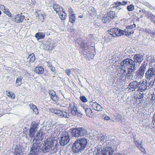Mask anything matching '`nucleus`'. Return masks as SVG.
I'll use <instances>...</instances> for the list:
<instances>
[{
	"instance_id": "1",
	"label": "nucleus",
	"mask_w": 155,
	"mask_h": 155,
	"mask_svg": "<svg viewBox=\"0 0 155 155\" xmlns=\"http://www.w3.org/2000/svg\"><path fill=\"white\" fill-rule=\"evenodd\" d=\"M87 144V140L84 138L77 139L72 145L73 153H82L85 149Z\"/></svg>"
},
{
	"instance_id": "2",
	"label": "nucleus",
	"mask_w": 155,
	"mask_h": 155,
	"mask_svg": "<svg viewBox=\"0 0 155 155\" xmlns=\"http://www.w3.org/2000/svg\"><path fill=\"white\" fill-rule=\"evenodd\" d=\"M107 146L101 148L100 145L97 146V152L96 155H112L114 151L112 147V143L110 140L106 142Z\"/></svg>"
},
{
	"instance_id": "3",
	"label": "nucleus",
	"mask_w": 155,
	"mask_h": 155,
	"mask_svg": "<svg viewBox=\"0 0 155 155\" xmlns=\"http://www.w3.org/2000/svg\"><path fill=\"white\" fill-rule=\"evenodd\" d=\"M45 144L41 147L42 151L44 153H54L56 152L57 150L58 144L57 142L55 140L45 142Z\"/></svg>"
},
{
	"instance_id": "4",
	"label": "nucleus",
	"mask_w": 155,
	"mask_h": 155,
	"mask_svg": "<svg viewBox=\"0 0 155 155\" xmlns=\"http://www.w3.org/2000/svg\"><path fill=\"white\" fill-rule=\"evenodd\" d=\"M121 62L123 65L128 69V73L129 74L134 72L139 66V65L136 64L134 61L130 58L124 59Z\"/></svg>"
},
{
	"instance_id": "5",
	"label": "nucleus",
	"mask_w": 155,
	"mask_h": 155,
	"mask_svg": "<svg viewBox=\"0 0 155 155\" xmlns=\"http://www.w3.org/2000/svg\"><path fill=\"white\" fill-rule=\"evenodd\" d=\"M104 36L105 40L106 42H109L112 40L113 38L120 36L118 32V28H113L108 31Z\"/></svg>"
},
{
	"instance_id": "6",
	"label": "nucleus",
	"mask_w": 155,
	"mask_h": 155,
	"mask_svg": "<svg viewBox=\"0 0 155 155\" xmlns=\"http://www.w3.org/2000/svg\"><path fill=\"white\" fill-rule=\"evenodd\" d=\"M42 143L37 142L34 143L31 148V150L28 155H38L42 151Z\"/></svg>"
},
{
	"instance_id": "7",
	"label": "nucleus",
	"mask_w": 155,
	"mask_h": 155,
	"mask_svg": "<svg viewBox=\"0 0 155 155\" xmlns=\"http://www.w3.org/2000/svg\"><path fill=\"white\" fill-rule=\"evenodd\" d=\"M145 78L146 81H149L155 77V64H150L149 67L145 73Z\"/></svg>"
},
{
	"instance_id": "8",
	"label": "nucleus",
	"mask_w": 155,
	"mask_h": 155,
	"mask_svg": "<svg viewBox=\"0 0 155 155\" xmlns=\"http://www.w3.org/2000/svg\"><path fill=\"white\" fill-rule=\"evenodd\" d=\"M70 140V137L67 131L63 132L61 135L60 139H59V143L61 146L67 144Z\"/></svg>"
},
{
	"instance_id": "9",
	"label": "nucleus",
	"mask_w": 155,
	"mask_h": 155,
	"mask_svg": "<svg viewBox=\"0 0 155 155\" xmlns=\"http://www.w3.org/2000/svg\"><path fill=\"white\" fill-rule=\"evenodd\" d=\"M69 107L71 109L70 112L73 115L78 117L82 116V114L79 110L78 105L75 102H73L70 103Z\"/></svg>"
},
{
	"instance_id": "10",
	"label": "nucleus",
	"mask_w": 155,
	"mask_h": 155,
	"mask_svg": "<svg viewBox=\"0 0 155 155\" xmlns=\"http://www.w3.org/2000/svg\"><path fill=\"white\" fill-rule=\"evenodd\" d=\"M136 25L134 24L133 25H130L127 26L126 29L124 30H121L118 29V32L120 35V36L122 35H125L126 36L130 35L131 34L134 33L133 28L136 27Z\"/></svg>"
},
{
	"instance_id": "11",
	"label": "nucleus",
	"mask_w": 155,
	"mask_h": 155,
	"mask_svg": "<svg viewBox=\"0 0 155 155\" xmlns=\"http://www.w3.org/2000/svg\"><path fill=\"white\" fill-rule=\"evenodd\" d=\"M87 133L86 129L84 127H78L74 129L72 132L73 136L76 137L82 136Z\"/></svg>"
},
{
	"instance_id": "12",
	"label": "nucleus",
	"mask_w": 155,
	"mask_h": 155,
	"mask_svg": "<svg viewBox=\"0 0 155 155\" xmlns=\"http://www.w3.org/2000/svg\"><path fill=\"white\" fill-rule=\"evenodd\" d=\"M147 64V61H144L143 62L141 66L136 71V75L137 77L141 78L144 76Z\"/></svg>"
},
{
	"instance_id": "13",
	"label": "nucleus",
	"mask_w": 155,
	"mask_h": 155,
	"mask_svg": "<svg viewBox=\"0 0 155 155\" xmlns=\"http://www.w3.org/2000/svg\"><path fill=\"white\" fill-rule=\"evenodd\" d=\"M13 155H23L24 151V148L19 145H14L12 149Z\"/></svg>"
},
{
	"instance_id": "14",
	"label": "nucleus",
	"mask_w": 155,
	"mask_h": 155,
	"mask_svg": "<svg viewBox=\"0 0 155 155\" xmlns=\"http://www.w3.org/2000/svg\"><path fill=\"white\" fill-rule=\"evenodd\" d=\"M140 83L136 81H133L130 82L128 85V91L129 92L134 91L138 88L139 85H140Z\"/></svg>"
},
{
	"instance_id": "15",
	"label": "nucleus",
	"mask_w": 155,
	"mask_h": 155,
	"mask_svg": "<svg viewBox=\"0 0 155 155\" xmlns=\"http://www.w3.org/2000/svg\"><path fill=\"white\" fill-rule=\"evenodd\" d=\"M120 65L121 67L120 68V72H121L123 74H125V75H127V77H129V79H132L133 76L132 74V73H131L130 74H128V69L127 68L126 66L123 65L121 62L120 63Z\"/></svg>"
},
{
	"instance_id": "16",
	"label": "nucleus",
	"mask_w": 155,
	"mask_h": 155,
	"mask_svg": "<svg viewBox=\"0 0 155 155\" xmlns=\"http://www.w3.org/2000/svg\"><path fill=\"white\" fill-rule=\"evenodd\" d=\"M44 134V133L42 130H39L38 131L36 135L34 137V139L33 140V141L37 142L40 141H41L43 139V136Z\"/></svg>"
},
{
	"instance_id": "17",
	"label": "nucleus",
	"mask_w": 155,
	"mask_h": 155,
	"mask_svg": "<svg viewBox=\"0 0 155 155\" xmlns=\"http://www.w3.org/2000/svg\"><path fill=\"white\" fill-rule=\"evenodd\" d=\"M25 18V17L22 13H18L15 15L14 21L16 22L19 23L22 22Z\"/></svg>"
},
{
	"instance_id": "18",
	"label": "nucleus",
	"mask_w": 155,
	"mask_h": 155,
	"mask_svg": "<svg viewBox=\"0 0 155 155\" xmlns=\"http://www.w3.org/2000/svg\"><path fill=\"white\" fill-rule=\"evenodd\" d=\"M140 85H139L138 91L140 92H143L145 91L147 88V81L146 82H145L144 81H143L142 83L141 82H139Z\"/></svg>"
},
{
	"instance_id": "19",
	"label": "nucleus",
	"mask_w": 155,
	"mask_h": 155,
	"mask_svg": "<svg viewBox=\"0 0 155 155\" xmlns=\"http://www.w3.org/2000/svg\"><path fill=\"white\" fill-rule=\"evenodd\" d=\"M134 61L137 64L138 63L139 64L143 60V56L140 54H137L135 55L133 58Z\"/></svg>"
},
{
	"instance_id": "20",
	"label": "nucleus",
	"mask_w": 155,
	"mask_h": 155,
	"mask_svg": "<svg viewBox=\"0 0 155 155\" xmlns=\"http://www.w3.org/2000/svg\"><path fill=\"white\" fill-rule=\"evenodd\" d=\"M56 115L58 116H63L65 118H68L70 117V115L69 113L64 111L63 110H58Z\"/></svg>"
},
{
	"instance_id": "21",
	"label": "nucleus",
	"mask_w": 155,
	"mask_h": 155,
	"mask_svg": "<svg viewBox=\"0 0 155 155\" xmlns=\"http://www.w3.org/2000/svg\"><path fill=\"white\" fill-rule=\"evenodd\" d=\"M53 41L51 40V41H47L46 42V44L47 45V48L48 49L52 50L56 46V43H54Z\"/></svg>"
},
{
	"instance_id": "22",
	"label": "nucleus",
	"mask_w": 155,
	"mask_h": 155,
	"mask_svg": "<svg viewBox=\"0 0 155 155\" xmlns=\"http://www.w3.org/2000/svg\"><path fill=\"white\" fill-rule=\"evenodd\" d=\"M86 115L90 117L93 118L94 117V113L92 112L91 108H86L85 109Z\"/></svg>"
},
{
	"instance_id": "23",
	"label": "nucleus",
	"mask_w": 155,
	"mask_h": 155,
	"mask_svg": "<svg viewBox=\"0 0 155 155\" xmlns=\"http://www.w3.org/2000/svg\"><path fill=\"white\" fill-rule=\"evenodd\" d=\"M44 70L42 66L38 67L35 69V71L38 74H41L44 72Z\"/></svg>"
},
{
	"instance_id": "24",
	"label": "nucleus",
	"mask_w": 155,
	"mask_h": 155,
	"mask_svg": "<svg viewBox=\"0 0 155 155\" xmlns=\"http://www.w3.org/2000/svg\"><path fill=\"white\" fill-rule=\"evenodd\" d=\"M27 61L29 63H33L35 60V57L34 54L29 55L27 58Z\"/></svg>"
},
{
	"instance_id": "25",
	"label": "nucleus",
	"mask_w": 155,
	"mask_h": 155,
	"mask_svg": "<svg viewBox=\"0 0 155 155\" xmlns=\"http://www.w3.org/2000/svg\"><path fill=\"white\" fill-rule=\"evenodd\" d=\"M45 34L42 32H38L35 35V37L39 40L41 39H43L45 38Z\"/></svg>"
},
{
	"instance_id": "26",
	"label": "nucleus",
	"mask_w": 155,
	"mask_h": 155,
	"mask_svg": "<svg viewBox=\"0 0 155 155\" xmlns=\"http://www.w3.org/2000/svg\"><path fill=\"white\" fill-rule=\"evenodd\" d=\"M39 124L38 122H33L31 124L30 128L37 130L38 128Z\"/></svg>"
},
{
	"instance_id": "27",
	"label": "nucleus",
	"mask_w": 155,
	"mask_h": 155,
	"mask_svg": "<svg viewBox=\"0 0 155 155\" xmlns=\"http://www.w3.org/2000/svg\"><path fill=\"white\" fill-rule=\"evenodd\" d=\"M110 18V17L107 15L102 17L101 19L103 22L107 23H109L111 20Z\"/></svg>"
},
{
	"instance_id": "28",
	"label": "nucleus",
	"mask_w": 155,
	"mask_h": 155,
	"mask_svg": "<svg viewBox=\"0 0 155 155\" xmlns=\"http://www.w3.org/2000/svg\"><path fill=\"white\" fill-rule=\"evenodd\" d=\"M60 6L57 4H54L53 5V8L54 11H55L57 13L59 14V12H60Z\"/></svg>"
},
{
	"instance_id": "29",
	"label": "nucleus",
	"mask_w": 155,
	"mask_h": 155,
	"mask_svg": "<svg viewBox=\"0 0 155 155\" xmlns=\"http://www.w3.org/2000/svg\"><path fill=\"white\" fill-rule=\"evenodd\" d=\"M78 44L81 46V48L84 49L85 50H87L88 49L89 46L87 45V47H85V43L83 41H81L79 42H78Z\"/></svg>"
},
{
	"instance_id": "30",
	"label": "nucleus",
	"mask_w": 155,
	"mask_h": 155,
	"mask_svg": "<svg viewBox=\"0 0 155 155\" xmlns=\"http://www.w3.org/2000/svg\"><path fill=\"white\" fill-rule=\"evenodd\" d=\"M22 78V77L21 76L18 77L16 81L15 85L16 86L19 87L21 85Z\"/></svg>"
},
{
	"instance_id": "31",
	"label": "nucleus",
	"mask_w": 155,
	"mask_h": 155,
	"mask_svg": "<svg viewBox=\"0 0 155 155\" xmlns=\"http://www.w3.org/2000/svg\"><path fill=\"white\" fill-rule=\"evenodd\" d=\"M69 21L72 23L75 22L76 20V18L75 14H71L69 15Z\"/></svg>"
},
{
	"instance_id": "32",
	"label": "nucleus",
	"mask_w": 155,
	"mask_h": 155,
	"mask_svg": "<svg viewBox=\"0 0 155 155\" xmlns=\"http://www.w3.org/2000/svg\"><path fill=\"white\" fill-rule=\"evenodd\" d=\"M61 20H64L66 19L67 14L65 12H61V11L58 14Z\"/></svg>"
},
{
	"instance_id": "33",
	"label": "nucleus",
	"mask_w": 155,
	"mask_h": 155,
	"mask_svg": "<svg viewBox=\"0 0 155 155\" xmlns=\"http://www.w3.org/2000/svg\"><path fill=\"white\" fill-rule=\"evenodd\" d=\"M98 139L102 142H104V141H106L107 136L106 135H104L101 134L98 137Z\"/></svg>"
},
{
	"instance_id": "34",
	"label": "nucleus",
	"mask_w": 155,
	"mask_h": 155,
	"mask_svg": "<svg viewBox=\"0 0 155 155\" xmlns=\"http://www.w3.org/2000/svg\"><path fill=\"white\" fill-rule=\"evenodd\" d=\"M144 12V14L145 15L146 17L148 19H151L152 18H153L152 17H154V15L152 14H151L150 12L146 11Z\"/></svg>"
},
{
	"instance_id": "35",
	"label": "nucleus",
	"mask_w": 155,
	"mask_h": 155,
	"mask_svg": "<svg viewBox=\"0 0 155 155\" xmlns=\"http://www.w3.org/2000/svg\"><path fill=\"white\" fill-rule=\"evenodd\" d=\"M107 14V15L110 17L111 20L113 18L115 15V12L113 11L108 12Z\"/></svg>"
},
{
	"instance_id": "36",
	"label": "nucleus",
	"mask_w": 155,
	"mask_h": 155,
	"mask_svg": "<svg viewBox=\"0 0 155 155\" xmlns=\"http://www.w3.org/2000/svg\"><path fill=\"white\" fill-rule=\"evenodd\" d=\"M144 31L147 33L151 34V35L152 37L155 35V32L154 31H151L150 29L145 28L144 29Z\"/></svg>"
},
{
	"instance_id": "37",
	"label": "nucleus",
	"mask_w": 155,
	"mask_h": 155,
	"mask_svg": "<svg viewBox=\"0 0 155 155\" xmlns=\"http://www.w3.org/2000/svg\"><path fill=\"white\" fill-rule=\"evenodd\" d=\"M148 86L151 88L155 87V80L154 79L150 81Z\"/></svg>"
},
{
	"instance_id": "38",
	"label": "nucleus",
	"mask_w": 155,
	"mask_h": 155,
	"mask_svg": "<svg viewBox=\"0 0 155 155\" xmlns=\"http://www.w3.org/2000/svg\"><path fill=\"white\" fill-rule=\"evenodd\" d=\"M37 130L33 129L32 128H30L29 130V135L31 138L33 137L34 135L35 134Z\"/></svg>"
},
{
	"instance_id": "39",
	"label": "nucleus",
	"mask_w": 155,
	"mask_h": 155,
	"mask_svg": "<svg viewBox=\"0 0 155 155\" xmlns=\"http://www.w3.org/2000/svg\"><path fill=\"white\" fill-rule=\"evenodd\" d=\"M103 108L100 105L97 103L94 110L97 111H102Z\"/></svg>"
},
{
	"instance_id": "40",
	"label": "nucleus",
	"mask_w": 155,
	"mask_h": 155,
	"mask_svg": "<svg viewBox=\"0 0 155 155\" xmlns=\"http://www.w3.org/2000/svg\"><path fill=\"white\" fill-rule=\"evenodd\" d=\"M7 95L8 97H10L14 99L15 97V95L13 93L11 92L6 91Z\"/></svg>"
},
{
	"instance_id": "41",
	"label": "nucleus",
	"mask_w": 155,
	"mask_h": 155,
	"mask_svg": "<svg viewBox=\"0 0 155 155\" xmlns=\"http://www.w3.org/2000/svg\"><path fill=\"white\" fill-rule=\"evenodd\" d=\"M90 105L91 107H93V109L96 107L97 103L95 101H91L90 102Z\"/></svg>"
},
{
	"instance_id": "42",
	"label": "nucleus",
	"mask_w": 155,
	"mask_h": 155,
	"mask_svg": "<svg viewBox=\"0 0 155 155\" xmlns=\"http://www.w3.org/2000/svg\"><path fill=\"white\" fill-rule=\"evenodd\" d=\"M49 94L51 99L56 94L55 92L53 90H50L49 91Z\"/></svg>"
},
{
	"instance_id": "43",
	"label": "nucleus",
	"mask_w": 155,
	"mask_h": 155,
	"mask_svg": "<svg viewBox=\"0 0 155 155\" xmlns=\"http://www.w3.org/2000/svg\"><path fill=\"white\" fill-rule=\"evenodd\" d=\"M127 9L129 11L131 12L134 10V5H130L127 6Z\"/></svg>"
},
{
	"instance_id": "44",
	"label": "nucleus",
	"mask_w": 155,
	"mask_h": 155,
	"mask_svg": "<svg viewBox=\"0 0 155 155\" xmlns=\"http://www.w3.org/2000/svg\"><path fill=\"white\" fill-rule=\"evenodd\" d=\"M134 142L137 148L140 146V145H143L142 142L140 143L139 141H138L137 140H135L134 141Z\"/></svg>"
},
{
	"instance_id": "45",
	"label": "nucleus",
	"mask_w": 155,
	"mask_h": 155,
	"mask_svg": "<svg viewBox=\"0 0 155 155\" xmlns=\"http://www.w3.org/2000/svg\"><path fill=\"white\" fill-rule=\"evenodd\" d=\"M140 146L138 148L144 154L146 153V151L144 148L143 146V145H140Z\"/></svg>"
},
{
	"instance_id": "46",
	"label": "nucleus",
	"mask_w": 155,
	"mask_h": 155,
	"mask_svg": "<svg viewBox=\"0 0 155 155\" xmlns=\"http://www.w3.org/2000/svg\"><path fill=\"white\" fill-rule=\"evenodd\" d=\"M121 5V2H117L114 3V7L115 8H119Z\"/></svg>"
},
{
	"instance_id": "47",
	"label": "nucleus",
	"mask_w": 155,
	"mask_h": 155,
	"mask_svg": "<svg viewBox=\"0 0 155 155\" xmlns=\"http://www.w3.org/2000/svg\"><path fill=\"white\" fill-rule=\"evenodd\" d=\"M80 98L83 102L85 103L87 101V99L84 96H81Z\"/></svg>"
},
{
	"instance_id": "48",
	"label": "nucleus",
	"mask_w": 155,
	"mask_h": 155,
	"mask_svg": "<svg viewBox=\"0 0 155 155\" xmlns=\"http://www.w3.org/2000/svg\"><path fill=\"white\" fill-rule=\"evenodd\" d=\"M119 74H120V76L119 77V79L120 80H122L123 78L125 77H127V75H125V74H124L122 73L121 72H120V71L119 72Z\"/></svg>"
},
{
	"instance_id": "49",
	"label": "nucleus",
	"mask_w": 155,
	"mask_h": 155,
	"mask_svg": "<svg viewBox=\"0 0 155 155\" xmlns=\"http://www.w3.org/2000/svg\"><path fill=\"white\" fill-rule=\"evenodd\" d=\"M0 8L2 9V10L4 11L5 12H6V11H8V9L7 8L3 5H0Z\"/></svg>"
},
{
	"instance_id": "50",
	"label": "nucleus",
	"mask_w": 155,
	"mask_h": 155,
	"mask_svg": "<svg viewBox=\"0 0 155 155\" xmlns=\"http://www.w3.org/2000/svg\"><path fill=\"white\" fill-rule=\"evenodd\" d=\"M59 99L57 95H55L53 97L51 98V99L52 100L56 102Z\"/></svg>"
},
{
	"instance_id": "51",
	"label": "nucleus",
	"mask_w": 155,
	"mask_h": 155,
	"mask_svg": "<svg viewBox=\"0 0 155 155\" xmlns=\"http://www.w3.org/2000/svg\"><path fill=\"white\" fill-rule=\"evenodd\" d=\"M141 3H142L143 5H145L148 8L149 6H150V4L148 2H145L143 1H142V2H141Z\"/></svg>"
},
{
	"instance_id": "52",
	"label": "nucleus",
	"mask_w": 155,
	"mask_h": 155,
	"mask_svg": "<svg viewBox=\"0 0 155 155\" xmlns=\"http://www.w3.org/2000/svg\"><path fill=\"white\" fill-rule=\"evenodd\" d=\"M58 109H55L51 108L50 109V111L53 113L55 114H56Z\"/></svg>"
},
{
	"instance_id": "53",
	"label": "nucleus",
	"mask_w": 155,
	"mask_h": 155,
	"mask_svg": "<svg viewBox=\"0 0 155 155\" xmlns=\"http://www.w3.org/2000/svg\"><path fill=\"white\" fill-rule=\"evenodd\" d=\"M150 64H152L155 62V57H151L150 59Z\"/></svg>"
},
{
	"instance_id": "54",
	"label": "nucleus",
	"mask_w": 155,
	"mask_h": 155,
	"mask_svg": "<svg viewBox=\"0 0 155 155\" xmlns=\"http://www.w3.org/2000/svg\"><path fill=\"white\" fill-rule=\"evenodd\" d=\"M68 12L69 13V15H71V14H75L74 13V12L73 10V9L71 8H70L68 9Z\"/></svg>"
},
{
	"instance_id": "55",
	"label": "nucleus",
	"mask_w": 155,
	"mask_h": 155,
	"mask_svg": "<svg viewBox=\"0 0 155 155\" xmlns=\"http://www.w3.org/2000/svg\"><path fill=\"white\" fill-rule=\"evenodd\" d=\"M71 69H67L66 70V73L68 76H69L71 74Z\"/></svg>"
},
{
	"instance_id": "56",
	"label": "nucleus",
	"mask_w": 155,
	"mask_h": 155,
	"mask_svg": "<svg viewBox=\"0 0 155 155\" xmlns=\"http://www.w3.org/2000/svg\"><path fill=\"white\" fill-rule=\"evenodd\" d=\"M5 13L7 15L10 17H12V14L10 12L9 10L5 12Z\"/></svg>"
},
{
	"instance_id": "57",
	"label": "nucleus",
	"mask_w": 155,
	"mask_h": 155,
	"mask_svg": "<svg viewBox=\"0 0 155 155\" xmlns=\"http://www.w3.org/2000/svg\"><path fill=\"white\" fill-rule=\"evenodd\" d=\"M117 118H118V120H119L121 119H122V116L121 114H118L117 115Z\"/></svg>"
},
{
	"instance_id": "58",
	"label": "nucleus",
	"mask_w": 155,
	"mask_h": 155,
	"mask_svg": "<svg viewBox=\"0 0 155 155\" xmlns=\"http://www.w3.org/2000/svg\"><path fill=\"white\" fill-rule=\"evenodd\" d=\"M33 113L35 114H37L39 113V111L37 108L33 110Z\"/></svg>"
},
{
	"instance_id": "59",
	"label": "nucleus",
	"mask_w": 155,
	"mask_h": 155,
	"mask_svg": "<svg viewBox=\"0 0 155 155\" xmlns=\"http://www.w3.org/2000/svg\"><path fill=\"white\" fill-rule=\"evenodd\" d=\"M47 66L49 68H50L51 67H52V64H51V62L50 61H48L47 62Z\"/></svg>"
},
{
	"instance_id": "60",
	"label": "nucleus",
	"mask_w": 155,
	"mask_h": 155,
	"mask_svg": "<svg viewBox=\"0 0 155 155\" xmlns=\"http://www.w3.org/2000/svg\"><path fill=\"white\" fill-rule=\"evenodd\" d=\"M50 69L51 71L53 72L54 73V74H55V73L56 72V70L55 69V68L53 67H51L50 68Z\"/></svg>"
},
{
	"instance_id": "61",
	"label": "nucleus",
	"mask_w": 155,
	"mask_h": 155,
	"mask_svg": "<svg viewBox=\"0 0 155 155\" xmlns=\"http://www.w3.org/2000/svg\"><path fill=\"white\" fill-rule=\"evenodd\" d=\"M138 12H139L140 13H144V12H145V11H146L145 10H144V9H141L140 8H139V9H138Z\"/></svg>"
},
{
	"instance_id": "62",
	"label": "nucleus",
	"mask_w": 155,
	"mask_h": 155,
	"mask_svg": "<svg viewBox=\"0 0 155 155\" xmlns=\"http://www.w3.org/2000/svg\"><path fill=\"white\" fill-rule=\"evenodd\" d=\"M121 5H125L127 3V2L123 1L121 2Z\"/></svg>"
},
{
	"instance_id": "63",
	"label": "nucleus",
	"mask_w": 155,
	"mask_h": 155,
	"mask_svg": "<svg viewBox=\"0 0 155 155\" xmlns=\"http://www.w3.org/2000/svg\"><path fill=\"white\" fill-rule=\"evenodd\" d=\"M149 9L150 10H155V7H153L150 5V6H149L148 7Z\"/></svg>"
},
{
	"instance_id": "64",
	"label": "nucleus",
	"mask_w": 155,
	"mask_h": 155,
	"mask_svg": "<svg viewBox=\"0 0 155 155\" xmlns=\"http://www.w3.org/2000/svg\"><path fill=\"white\" fill-rule=\"evenodd\" d=\"M30 106L31 108L33 110H34V109H35V108H37L35 105L33 104H32L31 106Z\"/></svg>"
}]
</instances>
